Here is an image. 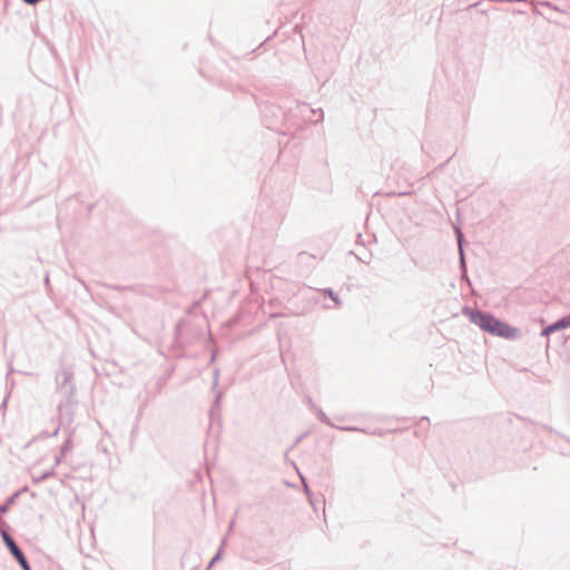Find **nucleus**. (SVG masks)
Masks as SVG:
<instances>
[{
	"label": "nucleus",
	"mask_w": 570,
	"mask_h": 570,
	"mask_svg": "<svg viewBox=\"0 0 570 570\" xmlns=\"http://www.w3.org/2000/svg\"><path fill=\"white\" fill-rule=\"evenodd\" d=\"M462 313L469 317L472 324L493 336L509 340L517 337L519 334V328L499 320L490 312L464 306Z\"/></svg>",
	"instance_id": "f257e3e1"
},
{
	"label": "nucleus",
	"mask_w": 570,
	"mask_h": 570,
	"mask_svg": "<svg viewBox=\"0 0 570 570\" xmlns=\"http://www.w3.org/2000/svg\"><path fill=\"white\" fill-rule=\"evenodd\" d=\"M57 393L61 396L62 401L58 407L61 409L63 404L69 405L75 403L73 396L76 393V384L73 383V373L69 368H62L56 375Z\"/></svg>",
	"instance_id": "f03ea898"
},
{
	"label": "nucleus",
	"mask_w": 570,
	"mask_h": 570,
	"mask_svg": "<svg viewBox=\"0 0 570 570\" xmlns=\"http://www.w3.org/2000/svg\"><path fill=\"white\" fill-rule=\"evenodd\" d=\"M0 535L2 541L14 560L19 563L21 570H31L30 563L24 556L23 551L20 549L16 540L10 534V527L8 523H3L0 529Z\"/></svg>",
	"instance_id": "7ed1b4c3"
},
{
	"label": "nucleus",
	"mask_w": 570,
	"mask_h": 570,
	"mask_svg": "<svg viewBox=\"0 0 570 570\" xmlns=\"http://www.w3.org/2000/svg\"><path fill=\"white\" fill-rule=\"evenodd\" d=\"M262 115L266 122L265 126L267 128H271L272 126L276 125L277 121L284 117V111L278 106L267 104L263 107Z\"/></svg>",
	"instance_id": "20e7f679"
},
{
	"label": "nucleus",
	"mask_w": 570,
	"mask_h": 570,
	"mask_svg": "<svg viewBox=\"0 0 570 570\" xmlns=\"http://www.w3.org/2000/svg\"><path fill=\"white\" fill-rule=\"evenodd\" d=\"M218 380H219V371L215 370L213 375V384H212V391L215 394V399L210 409V416L214 417L215 415H218L220 412V402L223 399V392L218 390Z\"/></svg>",
	"instance_id": "39448f33"
},
{
	"label": "nucleus",
	"mask_w": 570,
	"mask_h": 570,
	"mask_svg": "<svg viewBox=\"0 0 570 570\" xmlns=\"http://www.w3.org/2000/svg\"><path fill=\"white\" fill-rule=\"evenodd\" d=\"M316 416L317 419L326 424V425H330L332 428H336L338 430H342V431H357V432H362V433H365V434H373V435H381V433H377V432H370L368 430L366 429H362V428H356V426H336L335 424H333L330 420V417L321 410V409H317L316 410Z\"/></svg>",
	"instance_id": "423d86ee"
},
{
	"label": "nucleus",
	"mask_w": 570,
	"mask_h": 570,
	"mask_svg": "<svg viewBox=\"0 0 570 570\" xmlns=\"http://www.w3.org/2000/svg\"><path fill=\"white\" fill-rule=\"evenodd\" d=\"M568 327H570V315L563 316V317L557 320L556 322L549 324L548 326L543 327L541 334L543 336H549L550 334H552L554 332L566 330Z\"/></svg>",
	"instance_id": "0eeeda50"
},
{
	"label": "nucleus",
	"mask_w": 570,
	"mask_h": 570,
	"mask_svg": "<svg viewBox=\"0 0 570 570\" xmlns=\"http://www.w3.org/2000/svg\"><path fill=\"white\" fill-rule=\"evenodd\" d=\"M454 233H455V237H456V242H458V246H459L460 268L462 271H464L465 269V253H464V248H463L464 236L459 226H454Z\"/></svg>",
	"instance_id": "6e6552de"
},
{
	"label": "nucleus",
	"mask_w": 570,
	"mask_h": 570,
	"mask_svg": "<svg viewBox=\"0 0 570 570\" xmlns=\"http://www.w3.org/2000/svg\"><path fill=\"white\" fill-rule=\"evenodd\" d=\"M454 233H455V237H456V242H458V246H459L460 268L462 271H464L465 269V253H464V248H463L464 236L459 226H454Z\"/></svg>",
	"instance_id": "1a4fd4ad"
},
{
	"label": "nucleus",
	"mask_w": 570,
	"mask_h": 570,
	"mask_svg": "<svg viewBox=\"0 0 570 570\" xmlns=\"http://www.w3.org/2000/svg\"><path fill=\"white\" fill-rule=\"evenodd\" d=\"M28 490L27 487L16 491L10 497L7 498L6 502L3 504H0V513H7L12 504L17 501V499L21 495V493L26 492Z\"/></svg>",
	"instance_id": "9d476101"
},
{
	"label": "nucleus",
	"mask_w": 570,
	"mask_h": 570,
	"mask_svg": "<svg viewBox=\"0 0 570 570\" xmlns=\"http://www.w3.org/2000/svg\"><path fill=\"white\" fill-rule=\"evenodd\" d=\"M226 544V539L224 538L220 542V546L218 548V550L216 551V553L214 554V557L210 559L209 563L207 564L206 569L205 570H209L210 568L214 567V564L216 562H218L222 557H223V552H224V547Z\"/></svg>",
	"instance_id": "9b49d317"
},
{
	"label": "nucleus",
	"mask_w": 570,
	"mask_h": 570,
	"mask_svg": "<svg viewBox=\"0 0 570 570\" xmlns=\"http://www.w3.org/2000/svg\"><path fill=\"white\" fill-rule=\"evenodd\" d=\"M322 292L325 296L330 297L335 303L336 307L341 306V301L337 294H335L332 288H324Z\"/></svg>",
	"instance_id": "f8f14e48"
},
{
	"label": "nucleus",
	"mask_w": 570,
	"mask_h": 570,
	"mask_svg": "<svg viewBox=\"0 0 570 570\" xmlns=\"http://www.w3.org/2000/svg\"><path fill=\"white\" fill-rule=\"evenodd\" d=\"M71 440L70 439H67L62 444H61V448H60V451H61V454L65 455L68 451L71 450Z\"/></svg>",
	"instance_id": "ddd939ff"
},
{
	"label": "nucleus",
	"mask_w": 570,
	"mask_h": 570,
	"mask_svg": "<svg viewBox=\"0 0 570 570\" xmlns=\"http://www.w3.org/2000/svg\"><path fill=\"white\" fill-rule=\"evenodd\" d=\"M51 475H52V471H46L41 475H39L37 479H35V481L36 482H42L46 479H48L49 476H51Z\"/></svg>",
	"instance_id": "4468645a"
},
{
	"label": "nucleus",
	"mask_w": 570,
	"mask_h": 570,
	"mask_svg": "<svg viewBox=\"0 0 570 570\" xmlns=\"http://www.w3.org/2000/svg\"><path fill=\"white\" fill-rule=\"evenodd\" d=\"M301 479H302V481H303V484H304V492L306 493L307 499H308V498H311V497H313V493H312V491L309 490V488H308V485H307L306 480L304 479V476H302V475H301Z\"/></svg>",
	"instance_id": "2eb2a0df"
},
{
	"label": "nucleus",
	"mask_w": 570,
	"mask_h": 570,
	"mask_svg": "<svg viewBox=\"0 0 570 570\" xmlns=\"http://www.w3.org/2000/svg\"><path fill=\"white\" fill-rule=\"evenodd\" d=\"M301 479H302V481H303V484H304V492L306 493L307 499H308V498H311V497H313V493H312V491L309 490V488H308V485H307L306 480L304 479V476H302V475H301Z\"/></svg>",
	"instance_id": "dca6fc26"
},
{
	"label": "nucleus",
	"mask_w": 570,
	"mask_h": 570,
	"mask_svg": "<svg viewBox=\"0 0 570 570\" xmlns=\"http://www.w3.org/2000/svg\"><path fill=\"white\" fill-rule=\"evenodd\" d=\"M109 288H112L115 291H122L125 289L126 287L125 286H120V285H109L108 286Z\"/></svg>",
	"instance_id": "f3484780"
},
{
	"label": "nucleus",
	"mask_w": 570,
	"mask_h": 570,
	"mask_svg": "<svg viewBox=\"0 0 570 570\" xmlns=\"http://www.w3.org/2000/svg\"><path fill=\"white\" fill-rule=\"evenodd\" d=\"M320 115H318V118L314 120V122H320V121H323V118H324V114H323V110L320 109L318 110Z\"/></svg>",
	"instance_id": "a211bd4d"
},
{
	"label": "nucleus",
	"mask_w": 570,
	"mask_h": 570,
	"mask_svg": "<svg viewBox=\"0 0 570 570\" xmlns=\"http://www.w3.org/2000/svg\"><path fill=\"white\" fill-rule=\"evenodd\" d=\"M8 397H9V396H6V397L3 399V401H2V403H1V405H0V410H1V409H4V407L7 406Z\"/></svg>",
	"instance_id": "6ab92c4d"
},
{
	"label": "nucleus",
	"mask_w": 570,
	"mask_h": 570,
	"mask_svg": "<svg viewBox=\"0 0 570 570\" xmlns=\"http://www.w3.org/2000/svg\"><path fill=\"white\" fill-rule=\"evenodd\" d=\"M308 501H309L311 505H313L314 509H316V503H315L314 498L313 497L308 498Z\"/></svg>",
	"instance_id": "aec40b11"
},
{
	"label": "nucleus",
	"mask_w": 570,
	"mask_h": 570,
	"mask_svg": "<svg viewBox=\"0 0 570 570\" xmlns=\"http://www.w3.org/2000/svg\"><path fill=\"white\" fill-rule=\"evenodd\" d=\"M420 422H426V423H429V422H430V420H429V417H428V416H422V417L420 419Z\"/></svg>",
	"instance_id": "412c9836"
},
{
	"label": "nucleus",
	"mask_w": 570,
	"mask_h": 570,
	"mask_svg": "<svg viewBox=\"0 0 570 570\" xmlns=\"http://www.w3.org/2000/svg\"><path fill=\"white\" fill-rule=\"evenodd\" d=\"M307 401H308V404H309L312 407H315V404L313 403V401H312V399H311V397H308V399H307Z\"/></svg>",
	"instance_id": "4be33fe9"
},
{
	"label": "nucleus",
	"mask_w": 570,
	"mask_h": 570,
	"mask_svg": "<svg viewBox=\"0 0 570 570\" xmlns=\"http://www.w3.org/2000/svg\"><path fill=\"white\" fill-rule=\"evenodd\" d=\"M304 256H307V253H305V252H301V253L298 254V257H301V258H302V257H304Z\"/></svg>",
	"instance_id": "5701e85b"
},
{
	"label": "nucleus",
	"mask_w": 570,
	"mask_h": 570,
	"mask_svg": "<svg viewBox=\"0 0 570 570\" xmlns=\"http://www.w3.org/2000/svg\"><path fill=\"white\" fill-rule=\"evenodd\" d=\"M233 525H234V522H232V523H230L229 529H228V532H230V531H232Z\"/></svg>",
	"instance_id": "b1692460"
},
{
	"label": "nucleus",
	"mask_w": 570,
	"mask_h": 570,
	"mask_svg": "<svg viewBox=\"0 0 570 570\" xmlns=\"http://www.w3.org/2000/svg\"><path fill=\"white\" fill-rule=\"evenodd\" d=\"M309 111H311L312 114H316V110H315V109H312V108H311V109H309Z\"/></svg>",
	"instance_id": "393cba45"
}]
</instances>
